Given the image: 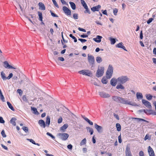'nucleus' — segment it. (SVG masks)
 Masks as SVG:
<instances>
[{
	"mask_svg": "<svg viewBox=\"0 0 156 156\" xmlns=\"http://www.w3.org/2000/svg\"><path fill=\"white\" fill-rule=\"evenodd\" d=\"M148 152L150 156H155L153 150L150 146L148 147Z\"/></svg>",
	"mask_w": 156,
	"mask_h": 156,
	"instance_id": "15",
	"label": "nucleus"
},
{
	"mask_svg": "<svg viewBox=\"0 0 156 156\" xmlns=\"http://www.w3.org/2000/svg\"><path fill=\"white\" fill-rule=\"evenodd\" d=\"M118 12V10L117 9L115 8L113 9V12L115 16H116L117 15V13Z\"/></svg>",
	"mask_w": 156,
	"mask_h": 156,
	"instance_id": "45",
	"label": "nucleus"
},
{
	"mask_svg": "<svg viewBox=\"0 0 156 156\" xmlns=\"http://www.w3.org/2000/svg\"><path fill=\"white\" fill-rule=\"evenodd\" d=\"M112 99L113 101L118 103H121L124 104L126 103L125 101L126 100L120 97L117 96H114L112 97Z\"/></svg>",
	"mask_w": 156,
	"mask_h": 156,
	"instance_id": "1",
	"label": "nucleus"
},
{
	"mask_svg": "<svg viewBox=\"0 0 156 156\" xmlns=\"http://www.w3.org/2000/svg\"><path fill=\"white\" fill-rule=\"evenodd\" d=\"M4 67L7 69H17L16 67H13L9 65L7 61H5L4 62Z\"/></svg>",
	"mask_w": 156,
	"mask_h": 156,
	"instance_id": "10",
	"label": "nucleus"
},
{
	"mask_svg": "<svg viewBox=\"0 0 156 156\" xmlns=\"http://www.w3.org/2000/svg\"><path fill=\"white\" fill-rule=\"evenodd\" d=\"M129 80L128 78L126 76H121L118 78V83L123 84Z\"/></svg>",
	"mask_w": 156,
	"mask_h": 156,
	"instance_id": "3",
	"label": "nucleus"
},
{
	"mask_svg": "<svg viewBox=\"0 0 156 156\" xmlns=\"http://www.w3.org/2000/svg\"><path fill=\"white\" fill-rule=\"evenodd\" d=\"M153 19L152 18H151L149 19V20L147 21V24H149L151 23L152 22V21L153 20Z\"/></svg>",
	"mask_w": 156,
	"mask_h": 156,
	"instance_id": "50",
	"label": "nucleus"
},
{
	"mask_svg": "<svg viewBox=\"0 0 156 156\" xmlns=\"http://www.w3.org/2000/svg\"><path fill=\"white\" fill-rule=\"evenodd\" d=\"M1 76L4 81L7 80V77L6 76L5 73L3 71H2L1 73Z\"/></svg>",
	"mask_w": 156,
	"mask_h": 156,
	"instance_id": "20",
	"label": "nucleus"
},
{
	"mask_svg": "<svg viewBox=\"0 0 156 156\" xmlns=\"http://www.w3.org/2000/svg\"><path fill=\"white\" fill-rule=\"evenodd\" d=\"M101 6L100 5H98L96 6L93 7L91 8V10L93 12L96 11H98L101 8Z\"/></svg>",
	"mask_w": 156,
	"mask_h": 156,
	"instance_id": "18",
	"label": "nucleus"
},
{
	"mask_svg": "<svg viewBox=\"0 0 156 156\" xmlns=\"http://www.w3.org/2000/svg\"><path fill=\"white\" fill-rule=\"evenodd\" d=\"M87 140L86 138L83 139L81 142L80 143V145L82 146L86 144Z\"/></svg>",
	"mask_w": 156,
	"mask_h": 156,
	"instance_id": "34",
	"label": "nucleus"
},
{
	"mask_svg": "<svg viewBox=\"0 0 156 156\" xmlns=\"http://www.w3.org/2000/svg\"><path fill=\"white\" fill-rule=\"evenodd\" d=\"M126 156H132L130 151V148L129 145H127L125 151Z\"/></svg>",
	"mask_w": 156,
	"mask_h": 156,
	"instance_id": "9",
	"label": "nucleus"
},
{
	"mask_svg": "<svg viewBox=\"0 0 156 156\" xmlns=\"http://www.w3.org/2000/svg\"><path fill=\"white\" fill-rule=\"evenodd\" d=\"M102 38V37L99 35H97L96 38H93V40L97 43H100L101 42V39Z\"/></svg>",
	"mask_w": 156,
	"mask_h": 156,
	"instance_id": "16",
	"label": "nucleus"
},
{
	"mask_svg": "<svg viewBox=\"0 0 156 156\" xmlns=\"http://www.w3.org/2000/svg\"><path fill=\"white\" fill-rule=\"evenodd\" d=\"M79 73L80 74L88 76L90 75V71L87 70H82L79 71Z\"/></svg>",
	"mask_w": 156,
	"mask_h": 156,
	"instance_id": "7",
	"label": "nucleus"
},
{
	"mask_svg": "<svg viewBox=\"0 0 156 156\" xmlns=\"http://www.w3.org/2000/svg\"><path fill=\"white\" fill-rule=\"evenodd\" d=\"M116 88L117 89H118L119 90H124L125 89V87L122 85V84L119 83H118Z\"/></svg>",
	"mask_w": 156,
	"mask_h": 156,
	"instance_id": "17",
	"label": "nucleus"
},
{
	"mask_svg": "<svg viewBox=\"0 0 156 156\" xmlns=\"http://www.w3.org/2000/svg\"><path fill=\"white\" fill-rule=\"evenodd\" d=\"M116 127L117 128V129L118 131H120L121 130V126L120 124L119 123H116Z\"/></svg>",
	"mask_w": 156,
	"mask_h": 156,
	"instance_id": "38",
	"label": "nucleus"
},
{
	"mask_svg": "<svg viewBox=\"0 0 156 156\" xmlns=\"http://www.w3.org/2000/svg\"><path fill=\"white\" fill-rule=\"evenodd\" d=\"M96 60L98 63H100L102 61V59L100 56H98L96 58Z\"/></svg>",
	"mask_w": 156,
	"mask_h": 156,
	"instance_id": "30",
	"label": "nucleus"
},
{
	"mask_svg": "<svg viewBox=\"0 0 156 156\" xmlns=\"http://www.w3.org/2000/svg\"><path fill=\"white\" fill-rule=\"evenodd\" d=\"M78 40L80 41L82 43L86 42L87 41V40L79 38L78 39Z\"/></svg>",
	"mask_w": 156,
	"mask_h": 156,
	"instance_id": "58",
	"label": "nucleus"
},
{
	"mask_svg": "<svg viewBox=\"0 0 156 156\" xmlns=\"http://www.w3.org/2000/svg\"><path fill=\"white\" fill-rule=\"evenodd\" d=\"M62 117H60L58 119V123H60L62 122Z\"/></svg>",
	"mask_w": 156,
	"mask_h": 156,
	"instance_id": "57",
	"label": "nucleus"
},
{
	"mask_svg": "<svg viewBox=\"0 0 156 156\" xmlns=\"http://www.w3.org/2000/svg\"><path fill=\"white\" fill-rule=\"evenodd\" d=\"M67 148L71 150L73 147L72 145L70 144L68 145L67 146Z\"/></svg>",
	"mask_w": 156,
	"mask_h": 156,
	"instance_id": "59",
	"label": "nucleus"
},
{
	"mask_svg": "<svg viewBox=\"0 0 156 156\" xmlns=\"http://www.w3.org/2000/svg\"><path fill=\"white\" fill-rule=\"evenodd\" d=\"M140 39H142L143 38L142 31H141L140 33Z\"/></svg>",
	"mask_w": 156,
	"mask_h": 156,
	"instance_id": "61",
	"label": "nucleus"
},
{
	"mask_svg": "<svg viewBox=\"0 0 156 156\" xmlns=\"http://www.w3.org/2000/svg\"><path fill=\"white\" fill-rule=\"evenodd\" d=\"M27 140L29 141L30 142L34 144H35V142L32 139H27Z\"/></svg>",
	"mask_w": 156,
	"mask_h": 156,
	"instance_id": "54",
	"label": "nucleus"
},
{
	"mask_svg": "<svg viewBox=\"0 0 156 156\" xmlns=\"http://www.w3.org/2000/svg\"><path fill=\"white\" fill-rule=\"evenodd\" d=\"M38 5L39 6V9L41 10H44L45 9V6L43 3L39 2Z\"/></svg>",
	"mask_w": 156,
	"mask_h": 156,
	"instance_id": "25",
	"label": "nucleus"
},
{
	"mask_svg": "<svg viewBox=\"0 0 156 156\" xmlns=\"http://www.w3.org/2000/svg\"><path fill=\"white\" fill-rule=\"evenodd\" d=\"M85 9H86V10L84 11V13H88L89 14L90 13L89 9L88 8V7H87L85 8Z\"/></svg>",
	"mask_w": 156,
	"mask_h": 156,
	"instance_id": "44",
	"label": "nucleus"
},
{
	"mask_svg": "<svg viewBox=\"0 0 156 156\" xmlns=\"http://www.w3.org/2000/svg\"><path fill=\"white\" fill-rule=\"evenodd\" d=\"M69 4L72 9L73 10L75 9H76V5L75 3L73 2H70Z\"/></svg>",
	"mask_w": 156,
	"mask_h": 156,
	"instance_id": "33",
	"label": "nucleus"
},
{
	"mask_svg": "<svg viewBox=\"0 0 156 156\" xmlns=\"http://www.w3.org/2000/svg\"><path fill=\"white\" fill-rule=\"evenodd\" d=\"M126 102V103H124V104H128V105H132V106H137L138 105L136 104L135 102H132L131 101L126 100H125V101Z\"/></svg>",
	"mask_w": 156,
	"mask_h": 156,
	"instance_id": "19",
	"label": "nucleus"
},
{
	"mask_svg": "<svg viewBox=\"0 0 156 156\" xmlns=\"http://www.w3.org/2000/svg\"><path fill=\"white\" fill-rule=\"evenodd\" d=\"M104 68L103 67H100L97 70L96 76L99 77L102 76L104 73Z\"/></svg>",
	"mask_w": 156,
	"mask_h": 156,
	"instance_id": "5",
	"label": "nucleus"
},
{
	"mask_svg": "<svg viewBox=\"0 0 156 156\" xmlns=\"http://www.w3.org/2000/svg\"><path fill=\"white\" fill-rule=\"evenodd\" d=\"M117 83H118V78L116 79L115 78H112L110 81L111 84L113 86H115Z\"/></svg>",
	"mask_w": 156,
	"mask_h": 156,
	"instance_id": "11",
	"label": "nucleus"
},
{
	"mask_svg": "<svg viewBox=\"0 0 156 156\" xmlns=\"http://www.w3.org/2000/svg\"><path fill=\"white\" fill-rule=\"evenodd\" d=\"M0 99L3 102L5 101V99L1 89H0Z\"/></svg>",
	"mask_w": 156,
	"mask_h": 156,
	"instance_id": "28",
	"label": "nucleus"
},
{
	"mask_svg": "<svg viewBox=\"0 0 156 156\" xmlns=\"http://www.w3.org/2000/svg\"><path fill=\"white\" fill-rule=\"evenodd\" d=\"M70 37H71L72 38H73V40H74V41L75 42H76L77 41V40L76 38L73 36L72 34H70L69 35Z\"/></svg>",
	"mask_w": 156,
	"mask_h": 156,
	"instance_id": "41",
	"label": "nucleus"
},
{
	"mask_svg": "<svg viewBox=\"0 0 156 156\" xmlns=\"http://www.w3.org/2000/svg\"><path fill=\"white\" fill-rule=\"evenodd\" d=\"M78 29L79 30H80V31H81L83 32H86V30H85L84 29H83V28H81L80 27H79L78 28Z\"/></svg>",
	"mask_w": 156,
	"mask_h": 156,
	"instance_id": "56",
	"label": "nucleus"
},
{
	"mask_svg": "<svg viewBox=\"0 0 156 156\" xmlns=\"http://www.w3.org/2000/svg\"><path fill=\"white\" fill-rule=\"evenodd\" d=\"M38 15L39 16V20L41 21H42V14L41 12H38Z\"/></svg>",
	"mask_w": 156,
	"mask_h": 156,
	"instance_id": "39",
	"label": "nucleus"
},
{
	"mask_svg": "<svg viewBox=\"0 0 156 156\" xmlns=\"http://www.w3.org/2000/svg\"><path fill=\"white\" fill-rule=\"evenodd\" d=\"M50 122V118L49 116H47L46 117L45 123L47 126H48Z\"/></svg>",
	"mask_w": 156,
	"mask_h": 156,
	"instance_id": "27",
	"label": "nucleus"
},
{
	"mask_svg": "<svg viewBox=\"0 0 156 156\" xmlns=\"http://www.w3.org/2000/svg\"><path fill=\"white\" fill-rule=\"evenodd\" d=\"M107 79H108L107 77H104L101 80V82L104 84H106L107 83L108 81Z\"/></svg>",
	"mask_w": 156,
	"mask_h": 156,
	"instance_id": "29",
	"label": "nucleus"
},
{
	"mask_svg": "<svg viewBox=\"0 0 156 156\" xmlns=\"http://www.w3.org/2000/svg\"><path fill=\"white\" fill-rule=\"evenodd\" d=\"M52 2H53V4L55 5V6L57 7L58 8H59V6L58 4H57V2H56L55 0H52Z\"/></svg>",
	"mask_w": 156,
	"mask_h": 156,
	"instance_id": "42",
	"label": "nucleus"
},
{
	"mask_svg": "<svg viewBox=\"0 0 156 156\" xmlns=\"http://www.w3.org/2000/svg\"><path fill=\"white\" fill-rule=\"evenodd\" d=\"M73 17L74 19L77 20L78 19V15L77 13H74L73 15Z\"/></svg>",
	"mask_w": 156,
	"mask_h": 156,
	"instance_id": "43",
	"label": "nucleus"
},
{
	"mask_svg": "<svg viewBox=\"0 0 156 156\" xmlns=\"http://www.w3.org/2000/svg\"><path fill=\"white\" fill-rule=\"evenodd\" d=\"M62 9L65 14L67 16H70L71 12L70 10L66 6H64L62 8Z\"/></svg>",
	"mask_w": 156,
	"mask_h": 156,
	"instance_id": "8",
	"label": "nucleus"
},
{
	"mask_svg": "<svg viewBox=\"0 0 156 156\" xmlns=\"http://www.w3.org/2000/svg\"><path fill=\"white\" fill-rule=\"evenodd\" d=\"M17 92L20 95H21L22 94V91L21 90L18 89L17 90Z\"/></svg>",
	"mask_w": 156,
	"mask_h": 156,
	"instance_id": "52",
	"label": "nucleus"
},
{
	"mask_svg": "<svg viewBox=\"0 0 156 156\" xmlns=\"http://www.w3.org/2000/svg\"><path fill=\"white\" fill-rule=\"evenodd\" d=\"M68 127V125L66 124H65L60 128V130L62 132H64Z\"/></svg>",
	"mask_w": 156,
	"mask_h": 156,
	"instance_id": "21",
	"label": "nucleus"
},
{
	"mask_svg": "<svg viewBox=\"0 0 156 156\" xmlns=\"http://www.w3.org/2000/svg\"><path fill=\"white\" fill-rule=\"evenodd\" d=\"M19 7L22 12V13L24 14V11H23V7H22L20 4L19 5Z\"/></svg>",
	"mask_w": 156,
	"mask_h": 156,
	"instance_id": "49",
	"label": "nucleus"
},
{
	"mask_svg": "<svg viewBox=\"0 0 156 156\" xmlns=\"http://www.w3.org/2000/svg\"><path fill=\"white\" fill-rule=\"evenodd\" d=\"M147 139H149V136L147 134L144 138L145 140H146Z\"/></svg>",
	"mask_w": 156,
	"mask_h": 156,
	"instance_id": "64",
	"label": "nucleus"
},
{
	"mask_svg": "<svg viewBox=\"0 0 156 156\" xmlns=\"http://www.w3.org/2000/svg\"><path fill=\"white\" fill-rule=\"evenodd\" d=\"M113 68L111 65H109L106 72V77L108 79H110L112 76L113 73Z\"/></svg>",
	"mask_w": 156,
	"mask_h": 156,
	"instance_id": "2",
	"label": "nucleus"
},
{
	"mask_svg": "<svg viewBox=\"0 0 156 156\" xmlns=\"http://www.w3.org/2000/svg\"><path fill=\"white\" fill-rule=\"evenodd\" d=\"M81 2L84 9L88 7L86 2L83 0H81Z\"/></svg>",
	"mask_w": 156,
	"mask_h": 156,
	"instance_id": "35",
	"label": "nucleus"
},
{
	"mask_svg": "<svg viewBox=\"0 0 156 156\" xmlns=\"http://www.w3.org/2000/svg\"><path fill=\"white\" fill-rule=\"evenodd\" d=\"M23 100L27 102V99L26 96L24 95L23 97Z\"/></svg>",
	"mask_w": 156,
	"mask_h": 156,
	"instance_id": "55",
	"label": "nucleus"
},
{
	"mask_svg": "<svg viewBox=\"0 0 156 156\" xmlns=\"http://www.w3.org/2000/svg\"><path fill=\"white\" fill-rule=\"evenodd\" d=\"M22 129L26 133L28 132V129L27 127L23 126V127Z\"/></svg>",
	"mask_w": 156,
	"mask_h": 156,
	"instance_id": "46",
	"label": "nucleus"
},
{
	"mask_svg": "<svg viewBox=\"0 0 156 156\" xmlns=\"http://www.w3.org/2000/svg\"><path fill=\"white\" fill-rule=\"evenodd\" d=\"M38 123L41 127H43L44 128L45 127V124L44 121L42 120H40L38 121Z\"/></svg>",
	"mask_w": 156,
	"mask_h": 156,
	"instance_id": "23",
	"label": "nucleus"
},
{
	"mask_svg": "<svg viewBox=\"0 0 156 156\" xmlns=\"http://www.w3.org/2000/svg\"><path fill=\"white\" fill-rule=\"evenodd\" d=\"M13 76V74L12 73L9 74V75L7 77V80H9Z\"/></svg>",
	"mask_w": 156,
	"mask_h": 156,
	"instance_id": "47",
	"label": "nucleus"
},
{
	"mask_svg": "<svg viewBox=\"0 0 156 156\" xmlns=\"http://www.w3.org/2000/svg\"><path fill=\"white\" fill-rule=\"evenodd\" d=\"M7 103L9 108L12 111H14L15 110L11 103L9 101H7Z\"/></svg>",
	"mask_w": 156,
	"mask_h": 156,
	"instance_id": "32",
	"label": "nucleus"
},
{
	"mask_svg": "<svg viewBox=\"0 0 156 156\" xmlns=\"http://www.w3.org/2000/svg\"><path fill=\"white\" fill-rule=\"evenodd\" d=\"M95 22L98 25H100L101 26L102 25V23L101 22L96 21Z\"/></svg>",
	"mask_w": 156,
	"mask_h": 156,
	"instance_id": "60",
	"label": "nucleus"
},
{
	"mask_svg": "<svg viewBox=\"0 0 156 156\" xmlns=\"http://www.w3.org/2000/svg\"><path fill=\"white\" fill-rule=\"evenodd\" d=\"M86 129H87V130L90 133L91 135H92L93 134V130L92 128L89 127H86Z\"/></svg>",
	"mask_w": 156,
	"mask_h": 156,
	"instance_id": "37",
	"label": "nucleus"
},
{
	"mask_svg": "<svg viewBox=\"0 0 156 156\" xmlns=\"http://www.w3.org/2000/svg\"><path fill=\"white\" fill-rule=\"evenodd\" d=\"M5 121L3 120V118L2 117H0V123H5Z\"/></svg>",
	"mask_w": 156,
	"mask_h": 156,
	"instance_id": "53",
	"label": "nucleus"
},
{
	"mask_svg": "<svg viewBox=\"0 0 156 156\" xmlns=\"http://www.w3.org/2000/svg\"><path fill=\"white\" fill-rule=\"evenodd\" d=\"M142 102L147 108H151V103L148 101L146 100L142 99Z\"/></svg>",
	"mask_w": 156,
	"mask_h": 156,
	"instance_id": "12",
	"label": "nucleus"
},
{
	"mask_svg": "<svg viewBox=\"0 0 156 156\" xmlns=\"http://www.w3.org/2000/svg\"><path fill=\"white\" fill-rule=\"evenodd\" d=\"M108 39L111 41V44H114L115 43V39L113 38L112 37H110Z\"/></svg>",
	"mask_w": 156,
	"mask_h": 156,
	"instance_id": "31",
	"label": "nucleus"
},
{
	"mask_svg": "<svg viewBox=\"0 0 156 156\" xmlns=\"http://www.w3.org/2000/svg\"><path fill=\"white\" fill-rule=\"evenodd\" d=\"M136 96L137 99L139 100L142 99L143 98V96L142 94L138 92L136 93Z\"/></svg>",
	"mask_w": 156,
	"mask_h": 156,
	"instance_id": "24",
	"label": "nucleus"
},
{
	"mask_svg": "<svg viewBox=\"0 0 156 156\" xmlns=\"http://www.w3.org/2000/svg\"><path fill=\"white\" fill-rule=\"evenodd\" d=\"M87 59L90 64L93 65L95 62L94 56L92 55L88 54L87 55Z\"/></svg>",
	"mask_w": 156,
	"mask_h": 156,
	"instance_id": "6",
	"label": "nucleus"
},
{
	"mask_svg": "<svg viewBox=\"0 0 156 156\" xmlns=\"http://www.w3.org/2000/svg\"><path fill=\"white\" fill-rule=\"evenodd\" d=\"M16 118L15 117L12 118L11 119L10 122L13 125L15 126L16 125V123L15 122L16 121Z\"/></svg>",
	"mask_w": 156,
	"mask_h": 156,
	"instance_id": "26",
	"label": "nucleus"
},
{
	"mask_svg": "<svg viewBox=\"0 0 156 156\" xmlns=\"http://www.w3.org/2000/svg\"><path fill=\"white\" fill-rule=\"evenodd\" d=\"M47 135H48L51 137L52 139H54L55 138V136H53L49 132H47L46 133Z\"/></svg>",
	"mask_w": 156,
	"mask_h": 156,
	"instance_id": "48",
	"label": "nucleus"
},
{
	"mask_svg": "<svg viewBox=\"0 0 156 156\" xmlns=\"http://www.w3.org/2000/svg\"><path fill=\"white\" fill-rule=\"evenodd\" d=\"M1 133L3 137H6V135L5 134V131L4 130L2 131Z\"/></svg>",
	"mask_w": 156,
	"mask_h": 156,
	"instance_id": "51",
	"label": "nucleus"
},
{
	"mask_svg": "<svg viewBox=\"0 0 156 156\" xmlns=\"http://www.w3.org/2000/svg\"><path fill=\"white\" fill-rule=\"evenodd\" d=\"M146 98L148 100H150L152 99V96L150 94H147L146 95Z\"/></svg>",
	"mask_w": 156,
	"mask_h": 156,
	"instance_id": "40",
	"label": "nucleus"
},
{
	"mask_svg": "<svg viewBox=\"0 0 156 156\" xmlns=\"http://www.w3.org/2000/svg\"><path fill=\"white\" fill-rule=\"evenodd\" d=\"M51 15L53 17H57L58 16L54 13H53L52 12L50 11Z\"/></svg>",
	"mask_w": 156,
	"mask_h": 156,
	"instance_id": "62",
	"label": "nucleus"
},
{
	"mask_svg": "<svg viewBox=\"0 0 156 156\" xmlns=\"http://www.w3.org/2000/svg\"><path fill=\"white\" fill-rule=\"evenodd\" d=\"M13 79L15 80H17L18 79V76L16 75H14L13 77Z\"/></svg>",
	"mask_w": 156,
	"mask_h": 156,
	"instance_id": "63",
	"label": "nucleus"
},
{
	"mask_svg": "<svg viewBox=\"0 0 156 156\" xmlns=\"http://www.w3.org/2000/svg\"><path fill=\"white\" fill-rule=\"evenodd\" d=\"M94 125L95 128L97 129L98 133H101L102 132L103 128L101 126L98 125L96 123H95Z\"/></svg>",
	"mask_w": 156,
	"mask_h": 156,
	"instance_id": "14",
	"label": "nucleus"
},
{
	"mask_svg": "<svg viewBox=\"0 0 156 156\" xmlns=\"http://www.w3.org/2000/svg\"><path fill=\"white\" fill-rule=\"evenodd\" d=\"M31 110L33 111V113L36 114H38V112L37 111V109L34 107H31Z\"/></svg>",
	"mask_w": 156,
	"mask_h": 156,
	"instance_id": "36",
	"label": "nucleus"
},
{
	"mask_svg": "<svg viewBox=\"0 0 156 156\" xmlns=\"http://www.w3.org/2000/svg\"><path fill=\"white\" fill-rule=\"evenodd\" d=\"M57 136L59 138L64 141L67 140L69 136V134L65 133H59Z\"/></svg>",
	"mask_w": 156,
	"mask_h": 156,
	"instance_id": "4",
	"label": "nucleus"
},
{
	"mask_svg": "<svg viewBox=\"0 0 156 156\" xmlns=\"http://www.w3.org/2000/svg\"><path fill=\"white\" fill-rule=\"evenodd\" d=\"M122 42L119 43L116 45V47L118 48H121L125 51H126L125 47L122 45Z\"/></svg>",
	"mask_w": 156,
	"mask_h": 156,
	"instance_id": "22",
	"label": "nucleus"
},
{
	"mask_svg": "<svg viewBox=\"0 0 156 156\" xmlns=\"http://www.w3.org/2000/svg\"><path fill=\"white\" fill-rule=\"evenodd\" d=\"M99 95L103 98H109L110 97V95L109 94L103 92H100Z\"/></svg>",
	"mask_w": 156,
	"mask_h": 156,
	"instance_id": "13",
	"label": "nucleus"
}]
</instances>
